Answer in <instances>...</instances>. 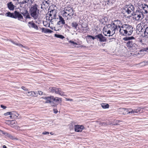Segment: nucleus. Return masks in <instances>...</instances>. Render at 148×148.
I'll use <instances>...</instances> for the list:
<instances>
[{
  "label": "nucleus",
  "instance_id": "c85d7f7f",
  "mask_svg": "<svg viewBox=\"0 0 148 148\" xmlns=\"http://www.w3.org/2000/svg\"><path fill=\"white\" fill-rule=\"evenodd\" d=\"M101 105L102 108L104 109L108 108L109 107V105L106 103H102Z\"/></svg>",
  "mask_w": 148,
  "mask_h": 148
},
{
  "label": "nucleus",
  "instance_id": "20e7f679",
  "mask_svg": "<svg viewBox=\"0 0 148 148\" xmlns=\"http://www.w3.org/2000/svg\"><path fill=\"white\" fill-rule=\"evenodd\" d=\"M133 28L131 25L128 24H123L119 29L120 34L123 36L131 35L133 32Z\"/></svg>",
  "mask_w": 148,
  "mask_h": 148
},
{
  "label": "nucleus",
  "instance_id": "a211bd4d",
  "mask_svg": "<svg viewBox=\"0 0 148 148\" xmlns=\"http://www.w3.org/2000/svg\"><path fill=\"white\" fill-rule=\"evenodd\" d=\"M59 21L58 22L57 24L60 25L61 24L64 25L65 24V22L64 19L61 16H59Z\"/></svg>",
  "mask_w": 148,
  "mask_h": 148
},
{
  "label": "nucleus",
  "instance_id": "4468645a",
  "mask_svg": "<svg viewBox=\"0 0 148 148\" xmlns=\"http://www.w3.org/2000/svg\"><path fill=\"white\" fill-rule=\"evenodd\" d=\"M50 13L48 14L50 16H52L53 18H55L56 16V14L57 12V10H52L50 11Z\"/></svg>",
  "mask_w": 148,
  "mask_h": 148
},
{
  "label": "nucleus",
  "instance_id": "b1692460",
  "mask_svg": "<svg viewBox=\"0 0 148 148\" xmlns=\"http://www.w3.org/2000/svg\"><path fill=\"white\" fill-rule=\"evenodd\" d=\"M125 111L127 112V114H128L130 113H134V110L130 108L129 109H125Z\"/></svg>",
  "mask_w": 148,
  "mask_h": 148
},
{
  "label": "nucleus",
  "instance_id": "6e6552de",
  "mask_svg": "<svg viewBox=\"0 0 148 148\" xmlns=\"http://www.w3.org/2000/svg\"><path fill=\"white\" fill-rule=\"evenodd\" d=\"M51 2L50 0H43L41 4V8L42 9H46L49 6Z\"/></svg>",
  "mask_w": 148,
  "mask_h": 148
},
{
  "label": "nucleus",
  "instance_id": "ea45409f",
  "mask_svg": "<svg viewBox=\"0 0 148 148\" xmlns=\"http://www.w3.org/2000/svg\"><path fill=\"white\" fill-rule=\"evenodd\" d=\"M37 96V95L36 92L34 91H33L32 96L36 97Z\"/></svg>",
  "mask_w": 148,
  "mask_h": 148
},
{
  "label": "nucleus",
  "instance_id": "423d86ee",
  "mask_svg": "<svg viewBox=\"0 0 148 148\" xmlns=\"http://www.w3.org/2000/svg\"><path fill=\"white\" fill-rule=\"evenodd\" d=\"M38 5L36 4L32 5L30 8V14L34 19L38 18L39 10L38 8Z\"/></svg>",
  "mask_w": 148,
  "mask_h": 148
},
{
  "label": "nucleus",
  "instance_id": "864d4df0",
  "mask_svg": "<svg viewBox=\"0 0 148 148\" xmlns=\"http://www.w3.org/2000/svg\"><path fill=\"white\" fill-rule=\"evenodd\" d=\"M3 148H7L6 146L5 145H4L3 146Z\"/></svg>",
  "mask_w": 148,
  "mask_h": 148
},
{
  "label": "nucleus",
  "instance_id": "e433bc0d",
  "mask_svg": "<svg viewBox=\"0 0 148 148\" xmlns=\"http://www.w3.org/2000/svg\"><path fill=\"white\" fill-rule=\"evenodd\" d=\"M32 91H33L28 92H27V95H28V96H32Z\"/></svg>",
  "mask_w": 148,
  "mask_h": 148
},
{
  "label": "nucleus",
  "instance_id": "7c9ffc66",
  "mask_svg": "<svg viewBox=\"0 0 148 148\" xmlns=\"http://www.w3.org/2000/svg\"><path fill=\"white\" fill-rule=\"evenodd\" d=\"M54 36L55 37L58 38H60L61 39H63L64 38V36L62 35L55 34Z\"/></svg>",
  "mask_w": 148,
  "mask_h": 148
},
{
  "label": "nucleus",
  "instance_id": "cd10ccee",
  "mask_svg": "<svg viewBox=\"0 0 148 148\" xmlns=\"http://www.w3.org/2000/svg\"><path fill=\"white\" fill-rule=\"evenodd\" d=\"M10 115H12L13 116V118H15L17 117V115H18V113L15 111H12L10 112Z\"/></svg>",
  "mask_w": 148,
  "mask_h": 148
},
{
  "label": "nucleus",
  "instance_id": "c03bdc74",
  "mask_svg": "<svg viewBox=\"0 0 148 148\" xmlns=\"http://www.w3.org/2000/svg\"><path fill=\"white\" fill-rule=\"evenodd\" d=\"M53 112L55 114H57L58 112V110L56 109H53Z\"/></svg>",
  "mask_w": 148,
  "mask_h": 148
},
{
  "label": "nucleus",
  "instance_id": "2eb2a0df",
  "mask_svg": "<svg viewBox=\"0 0 148 148\" xmlns=\"http://www.w3.org/2000/svg\"><path fill=\"white\" fill-rule=\"evenodd\" d=\"M28 23L29 25V27L34 28V29L36 30L38 29V27L37 25L34 23H33L32 21L29 22Z\"/></svg>",
  "mask_w": 148,
  "mask_h": 148
},
{
  "label": "nucleus",
  "instance_id": "a18cd8bd",
  "mask_svg": "<svg viewBox=\"0 0 148 148\" xmlns=\"http://www.w3.org/2000/svg\"><path fill=\"white\" fill-rule=\"evenodd\" d=\"M1 108H2L4 109H5L7 108L6 106H3L2 105H1Z\"/></svg>",
  "mask_w": 148,
  "mask_h": 148
},
{
  "label": "nucleus",
  "instance_id": "79ce46f5",
  "mask_svg": "<svg viewBox=\"0 0 148 148\" xmlns=\"http://www.w3.org/2000/svg\"><path fill=\"white\" fill-rule=\"evenodd\" d=\"M39 94L40 95H43V92L42 91L38 90V91Z\"/></svg>",
  "mask_w": 148,
  "mask_h": 148
},
{
  "label": "nucleus",
  "instance_id": "9d476101",
  "mask_svg": "<svg viewBox=\"0 0 148 148\" xmlns=\"http://www.w3.org/2000/svg\"><path fill=\"white\" fill-rule=\"evenodd\" d=\"M112 24L114 25V26L116 27L117 30H118V27L120 29L121 27L122 23L121 21L119 20H115L114 23H112Z\"/></svg>",
  "mask_w": 148,
  "mask_h": 148
},
{
  "label": "nucleus",
  "instance_id": "a878e982",
  "mask_svg": "<svg viewBox=\"0 0 148 148\" xmlns=\"http://www.w3.org/2000/svg\"><path fill=\"white\" fill-rule=\"evenodd\" d=\"M78 25V24L76 22H73L71 24V26L72 27L76 29Z\"/></svg>",
  "mask_w": 148,
  "mask_h": 148
},
{
  "label": "nucleus",
  "instance_id": "13d9d810",
  "mask_svg": "<svg viewBox=\"0 0 148 148\" xmlns=\"http://www.w3.org/2000/svg\"><path fill=\"white\" fill-rule=\"evenodd\" d=\"M116 121H118V122H119V120H116Z\"/></svg>",
  "mask_w": 148,
  "mask_h": 148
},
{
  "label": "nucleus",
  "instance_id": "3c124183",
  "mask_svg": "<svg viewBox=\"0 0 148 148\" xmlns=\"http://www.w3.org/2000/svg\"><path fill=\"white\" fill-rule=\"evenodd\" d=\"M9 117L11 119H14L13 118V116H12V115H10V116H9Z\"/></svg>",
  "mask_w": 148,
  "mask_h": 148
},
{
  "label": "nucleus",
  "instance_id": "4be33fe9",
  "mask_svg": "<svg viewBox=\"0 0 148 148\" xmlns=\"http://www.w3.org/2000/svg\"><path fill=\"white\" fill-rule=\"evenodd\" d=\"M108 20V18L106 17L105 16L102 17V18H100L99 20V21L101 23L104 24H105V23H106Z\"/></svg>",
  "mask_w": 148,
  "mask_h": 148
},
{
  "label": "nucleus",
  "instance_id": "8fccbe9b",
  "mask_svg": "<svg viewBox=\"0 0 148 148\" xmlns=\"http://www.w3.org/2000/svg\"><path fill=\"white\" fill-rule=\"evenodd\" d=\"M21 88H22L24 90H26V88L23 86H22V87H21Z\"/></svg>",
  "mask_w": 148,
  "mask_h": 148
},
{
  "label": "nucleus",
  "instance_id": "a19ab883",
  "mask_svg": "<svg viewBox=\"0 0 148 148\" xmlns=\"http://www.w3.org/2000/svg\"><path fill=\"white\" fill-rule=\"evenodd\" d=\"M11 112H8L4 114V115L5 116H7L8 115H10Z\"/></svg>",
  "mask_w": 148,
  "mask_h": 148
},
{
  "label": "nucleus",
  "instance_id": "f03ea898",
  "mask_svg": "<svg viewBox=\"0 0 148 148\" xmlns=\"http://www.w3.org/2000/svg\"><path fill=\"white\" fill-rule=\"evenodd\" d=\"M125 42L126 46L130 50H135L138 47V45L136 43V40L133 36L125 37L123 38Z\"/></svg>",
  "mask_w": 148,
  "mask_h": 148
},
{
  "label": "nucleus",
  "instance_id": "aec40b11",
  "mask_svg": "<svg viewBox=\"0 0 148 148\" xmlns=\"http://www.w3.org/2000/svg\"><path fill=\"white\" fill-rule=\"evenodd\" d=\"M143 29H144L143 32L144 36L148 37V26L145 25Z\"/></svg>",
  "mask_w": 148,
  "mask_h": 148
},
{
  "label": "nucleus",
  "instance_id": "c756f323",
  "mask_svg": "<svg viewBox=\"0 0 148 148\" xmlns=\"http://www.w3.org/2000/svg\"><path fill=\"white\" fill-rule=\"evenodd\" d=\"M138 7V10H141L143 7L144 6V4H143L142 2H139L137 4Z\"/></svg>",
  "mask_w": 148,
  "mask_h": 148
},
{
  "label": "nucleus",
  "instance_id": "72a5a7b5",
  "mask_svg": "<svg viewBox=\"0 0 148 148\" xmlns=\"http://www.w3.org/2000/svg\"><path fill=\"white\" fill-rule=\"evenodd\" d=\"M69 42L70 43L72 44L75 47H76V45H77V43L75 42H74L72 41V40L69 41Z\"/></svg>",
  "mask_w": 148,
  "mask_h": 148
},
{
  "label": "nucleus",
  "instance_id": "1a4fd4ad",
  "mask_svg": "<svg viewBox=\"0 0 148 148\" xmlns=\"http://www.w3.org/2000/svg\"><path fill=\"white\" fill-rule=\"evenodd\" d=\"M64 10L69 14V17H70L74 15V12L72 8L67 7L65 8Z\"/></svg>",
  "mask_w": 148,
  "mask_h": 148
},
{
  "label": "nucleus",
  "instance_id": "37998d69",
  "mask_svg": "<svg viewBox=\"0 0 148 148\" xmlns=\"http://www.w3.org/2000/svg\"><path fill=\"white\" fill-rule=\"evenodd\" d=\"M49 133V132H43L42 133V134H48Z\"/></svg>",
  "mask_w": 148,
  "mask_h": 148
},
{
  "label": "nucleus",
  "instance_id": "09e8293b",
  "mask_svg": "<svg viewBox=\"0 0 148 148\" xmlns=\"http://www.w3.org/2000/svg\"><path fill=\"white\" fill-rule=\"evenodd\" d=\"M82 28H86L87 27V26L86 25H85V26H83V25H82Z\"/></svg>",
  "mask_w": 148,
  "mask_h": 148
},
{
  "label": "nucleus",
  "instance_id": "bb28decb",
  "mask_svg": "<svg viewBox=\"0 0 148 148\" xmlns=\"http://www.w3.org/2000/svg\"><path fill=\"white\" fill-rule=\"evenodd\" d=\"M46 19L47 21H50L51 22H52V20L53 19L55 18H53L52 16H50L48 14H47V15L46 16Z\"/></svg>",
  "mask_w": 148,
  "mask_h": 148
},
{
  "label": "nucleus",
  "instance_id": "6e6d98bb",
  "mask_svg": "<svg viewBox=\"0 0 148 148\" xmlns=\"http://www.w3.org/2000/svg\"><path fill=\"white\" fill-rule=\"evenodd\" d=\"M147 108L146 107H145L144 108H142L141 109H145V108Z\"/></svg>",
  "mask_w": 148,
  "mask_h": 148
},
{
  "label": "nucleus",
  "instance_id": "dca6fc26",
  "mask_svg": "<svg viewBox=\"0 0 148 148\" xmlns=\"http://www.w3.org/2000/svg\"><path fill=\"white\" fill-rule=\"evenodd\" d=\"M144 27H145V25L143 26L140 24H139L136 26V30L139 32H143L144 31L143 28Z\"/></svg>",
  "mask_w": 148,
  "mask_h": 148
},
{
  "label": "nucleus",
  "instance_id": "bf43d9fd",
  "mask_svg": "<svg viewBox=\"0 0 148 148\" xmlns=\"http://www.w3.org/2000/svg\"><path fill=\"white\" fill-rule=\"evenodd\" d=\"M142 111L143 112V110H142Z\"/></svg>",
  "mask_w": 148,
  "mask_h": 148
},
{
  "label": "nucleus",
  "instance_id": "7ed1b4c3",
  "mask_svg": "<svg viewBox=\"0 0 148 148\" xmlns=\"http://www.w3.org/2000/svg\"><path fill=\"white\" fill-rule=\"evenodd\" d=\"M116 30L117 29L116 27L114 26L112 23L106 25L103 29V33L105 36H110L115 34Z\"/></svg>",
  "mask_w": 148,
  "mask_h": 148
},
{
  "label": "nucleus",
  "instance_id": "f704fd0d",
  "mask_svg": "<svg viewBox=\"0 0 148 148\" xmlns=\"http://www.w3.org/2000/svg\"><path fill=\"white\" fill-rule=\"evenodd\" d=\"M10 41L12 43H13V44L16 45H18L19 47H23V45L20 44H18V43H15V42H14L13 41H12V40H10Z\"/></svg>",
  "mask_w": 148,
  "mask_h": 148
},
{
  "label": "nucleus",
  "instance_id": "de8ad7c7",
  "mask_svg": "<svg viewBox=\"0 0 148 148\" xmlns=\"http://www.w3.org/2000/svg\"><path fill=\"white\" fill-rule=\"evenodd\" d=\"M66 100L67 101H73V100L72 99H67Z\"/></svg>",
  "mask_w": 148,
  "mask_h": 148
},
{
  "label": "nucleus",
  "instance_id": "f3484780",
  "mask_svg": "<svg viewBox=\"0 0 148 148\" xmlns=\"http://www.w3.org/2000/svg\"><path fill=\"white\" fill-rule=\"evenodd\" d=\"M8 7L10 10H13L14 9V6L12 2H10L7 4Z\"/></svg>",
  "mask_w": 148,
  "mask_h": 148
},
{
  "label": "nucleus",
  "instance_id": "9b49d317",
  "mask_svg": "<svg viewBox=\"0 0 148 148\" xmlns=\"http://www.w3.org/2000/svg\"><path fill=\"white\" fill-rule=\"evenodd\" d=\"M96 38L99 39V41L100 42H106L107 41L106 38L104 37L101 34H99L95 36Z\"/></svg>",
  "mask_w": 148,
  "mask_h": 148
},
{
  "label": "nucleus",
  "instance_id": "4d7b16f0",
  "mask_svg": "<svg viewBox=\"0 0 148 148\" xmlns=\"http://www.w3.org/2000/svg\"><path fill=\"white\" fill-rule=\"evenodd\" d=\"M52 133H52V132H51V133H50V134H52H52H52Z\"/></svg>",
  "mask_w": 148,
  "mask_h": 148
},
{
  "label": "nucleus",
  "instance_id": "39448f33",
  "mask_svg": "<svg viewBox=\"0 0 148 148\" xmlns=\"http://www.w3.org/2000/svg\"><path fill=\"white\" fill-rule=\"evenodd\" d=\"M42 98L46 100L45 102V103H50L51 104H52V103H54L53 102H55V104L52 105L53 106H55L61 103L62 101L61 98L58 97H55L52 96L42 97Z\"/></svg>",
  "mask_w": 148,
  "mask_h": 148
},
{
  "label": "nucleus",
  "instance_id": "393cba45",
  "mask_svg": "<svg viewBox=\"0 0 148 148\" xmlns=\"http://www.w3.org/2000/svg\"><path fill=\"white\" fill-rule=\"evenodd\" d=\"M62 12V16L64 18H66L67 20L70 17H69V14H68L67 13V12H66L65 10L63 11Z\"/></svg>",
  "mask_w": 148,
  "mask_h": 148
},
{
  "label": "nucleus",
  "instance_id": "ddd939ff",
  "mask_svg": "<svg viewBox=\"0 0 148 148\" xmlns=\"http://www.w3.org/2000/svg\"><path fill=\"white\" fill-rule=\"evenodd\" d=\"M15 17H16L14 18H18V19L19 20L22 21V20H23V17L22 15L19 12L17 11H15Z\"/></svg>",
  "mask_w": 148,
  "mask_h": 148
},
{
  "label": "nucleus",
  "instance_id": "c9c22d12",
  "mask_svg": "<svg viewBox=\"0 0 148 148\" xmlns=\"http://www.w3.org/2000/svg\"><path fill=\"white\" fill-rule=\"evenodd\" d=\"M28 13V11L27 10H25V12L22 13V14L23 16H25Z\"/></svg>",
  "mask_w": 148,
  "mask_h": 148
},
{
  "label": "nucleus",
  "instance_id": "473e14b6",
  "mask_svg": "<svg viewBox=\"0 0 148 148\" xmlns=\"http://www.w3.org/2000/svg\"><path fill=\"white\" fill-rule=\"evenodd\" d=\"M134 113H138L141 111V109L140 108L135 109L134 110Z\"/></svg>",
  "mask_w": 148,
  "mask_h": 148
},
{
  "label": "nucleus",
  "instance_id": "2f4dec72",
  "mask_svg": "<svg viewBox=\"0 0 148 148\" xmlns=\"http://www.w3.org/2000/svg\"><path fill=\"white\" fill-rule=\"evenodd\" d=\"M1 132L3 134L5 135L6 134V135L10 138H12V136L10 134H8L6 132H4L3 131L0 130V134H1Z\"/></svg>",
  "mask_w": 148,
  "mask_h": 148
},
{
  "label": "nucleus",
  "instance_id": "5701e85b",
  "mask_svg": "<svg viewBox=\"0 0 148 148\" xmlns=\"http://www.w3.org/2000/svg\"><path fill=\"white\" fill-rule=\"evenodd\" d=\"M144 6L142 8V10L143 11V13H148V5H147L144 4Z\"/></svg>",
  "mask_w": 148,
  "mask_h": 148
},
{
  "label": "nucleus",
  "instance_id": "49530a36",
  "mask_svg": "<svg viewBox=\"0 0 148 148\" xmlns=\"http://www.w3.org/2000/svg\"><path fill=\"white\" fill-rule=\"evenodd\" d=\"M138 41L139 42H142V43L143 42V40L142 39H139V40H138Z\"/></svg>",
  "mask_w": 148,
  "mask_h": 148
},
{
  "label": "nucleus",
  "instance_id": "603ef678",
  "mask_svg": "<svg viewBox=\"0 0 148 148\" xmlns=\"http://www.w3.org/2000/svg\"><path fill=\"white\" fill-rule=\"evenodd\" d=\"M142 1H144L145 2H147L148 1V0H141Z\"/></svg>",
  "mask_w": 148,
  "mask_h": 148
},
{
  "label": "nucleus",
  "instance_id": "6ab92c4d",
  "mask_svg": "<svg viewBox=\"0 0 148 148\" xmlns=\"http://www.w3.org/2000/svg\"><path fill=\"white\" fill-rule=\"evenodd\" d=\"M40 28L42 30V32L45 33H51L53 32V31L47 28H45L44 27H42V28L40 27Z\"/></svg>",
  "mask_w": 148,
  "mask_h": 148
},
{
  "label": "nucleus",
  "instance_id": "4c0bfd02",
  "mask_svg": "<svg viewBox=\"0 0 148 148\" xmlns=\"http://www.w3.org/2000/svg\"><path fill=\"white\" fill-rule=\"evenodd\" d=\"M88 37L90 38V39L92 38L93 40H94L95 39L97 38H96L95 36L94 37L93 36L90 35H88Z\"/></svg>",
  "mask_w": 148,
  "mask_h": 148
},
{
  "label": "nucleus",
  "instance_id": "f8f14e48",
  "mask_svg": "<svg viewBox=\"0 0 148 148\" xmlns=\"http://www.w3.org/2000/svg\"><path fill=\"white\" fill-rule=\"evenodd\" d=\"M74 129L75 132H82L84 129V127L83 125H74Z\"/></svg>",
  "mask_w": 148,
  "mask_h": 148
},
{
  "label": "nucleus",
  "instance_id": "5fc2aeb1",
  "mask_svg": "<svg viewBox=\"0 0 148 148\" xmlns=\"http://www.w3.org/2000/svg\"><path fill=\"white\" fill-rule=\"evenodd\" d=\"M118 124L116 123V124H114V125H117Z\"/></svg>",
  "mask_w": 148,
  "mask_h": 148
},
{
  "label": "nucleus",
  "instance_id": "412c9836",
  "mask_svg": "<svg viewBox=\"0 0 148 148\" xmlns=\"http://www.w3.org/2000/svg\"><path fill=\"white\" fill-rule=\"evenodd\" d=\"M5 15L6 16L10 17L11 18H15L16 17H15V11L14 12V13H12L10 12H7L5 14Z\"/></svg>",
  "mask_w": 148,
  "mask_h": 148
},
{
  "label": "nucleus",
  "instance_id": "58836bf2",
  "mask_svg": "<svg viewBox=\"0 0 148 148\" xmlns=\"http://www.w3.org/2000/svg\"><path fill=\"white\" fill-rule=\"evenodd\" d=\"M25 18H30L31 17L29 15L28 12L27 13L26 15L25 16Z\"/></svg>",
  "mask_w": 148,
  "mask_h": 148
},
{
  "label": "nucleus",
  "instance_id": "f257e3e1",
  "mask_svg": "<svg viewBox=\"0 0 148 148\" xmlns=\"http://www.w3.org/2000/svg\"><path fill=\"white\" fill-rule=\"evenodd\" d=\"M135 8L132 5L130 4L126 5L123 8V11L124 14L128 15V17L130 16L131 15L133 16V18L136 21H139L141 20L144 17L143 11L142 9L137 10L134 12Z\"/></svg>",
  "mask_w": 148,
  "mask_h": 148
},
{
  "label": "nucleus",
  "instance_id": "0eeeda50",
  "mask_svg": "<svg viewBox=\"0 0 148 148\" xmlns=\"http://www.w3.org/2000/svg\"><path fill=\"white\" fill-rule=\"evenodd\" d=\"M49 91L52 93L55 92L57 94H58L61 96H66L64 94V92L62 91L61 88H57L54 87H50L49 89Z\"/></svg>",
  "mask_w": 148,
  "mask_h": 148
}]
</instances>
